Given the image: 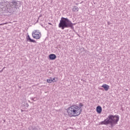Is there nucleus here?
I'll return each instance as SVG.
<instances>
[{
	"label": "nucleus",
	"instance_id": "8",
	"mask_svg": "<svg viewBox=\"0 0 130 130\" xmlns=\"http://www.w3.org/2000/svg\"><path fill=\"white\" fill-rule=\"evenodd\" d=\"M102 88H104V90L105 91H108V90H109V85H107V84H103L102 86Z\"/></svg>",
	"mask_w": 130,
	"mask_h": 130
},
{
	"label": "nucleus",
	"instance_id": "9",
	"mask_svg": "<svg viewBox=\"0 0 130 130\" xmlns=\"http://www.w3.org/2000/svg\"><path fill=\"white\" fill-rule=\"evenodd\" d=\"M96 112L98 113H101L102 112V108L100 106H98L96 107Z\"/></svg>",
	"mask_w": 130,
	"mask_h": 130
},
{
	"label": "nucleus",
	"instance_id": "13",
	"mask_svg": "<svg viewBox=\"0 0 130 130\" xmlns=\"http://www.w3.org/2000/svg\"><path fill=\"white\" fill-rule=\"evenodd\" d=\"M84 106V105L82 103H79V108H80L81 109V112H82V107H83Z\"/></svg>",
	"mask_w": 130,
	"mask_h": 130
},
{
	"label": "nucleus",
	"instance_id": "11",
	"mask_svg": "<svg viewBox=\"0 0 130 130\" xmlns=\"http://www.w3.org/2000/svg\"><path fill=\"white\" fill-rule=\"evenodd\" d=\"M22 104L23 106L25 107V108H28V107H29V104H28L27 102H22Z\"/></svg>",
	"mask_w": 130,
	"mask_h": 130
},
{
	"label": "nucleus",
	"instance_id": "14",
	"mask_svg": "<svg viewBox=\"0 0 130 130\" xmlns=\"http://www.w3.org/2000/svg\"><path fill=\"white\" fill-rule=\"evenodd\" d=\"M52 82L53 83H54V82H57L58 81V79H57V77H54V78H53L52 79Z\"/></svg>",
	"mask_w": 130,
	"mask_h": 130
},
{
	"label": "nucleus",
	"instance_id": "4",
	"mask_svg": "<svg viewBox=\"0 0 130 130\" xmlns=\"http://www.w3.org/2000/svg\"><path fill=\"white\" fill-rule=\"evenodd\" d=\"M32 36L35 39H40L41 38V33L39 30H36L32 32Z\"/></svg>",
	"mask_w": 130,
	"mask_h": 130
},
{
	"label": "nucleus",
	"instance_id": "20",
	"mask_svg": "<svg viewBox=\"0 0 130 130\" xmlns=\"http://www.w3.org/2000/svg\"><path fill=\"white\" fill-rule=\"evenodd\" d=\"M37 22H38V20H37Z\"/></svg>",
	"mask_w": 130,
	"mask_h": 130
},
{
	"label": "nucleus",
	"instance_id": "1",
	"mask_svg": "<svg viewBox=\"0 0 130 130\" xmlns=\"http://www.w3.org/2000/svg\"><path fill=\"white\" fill-rule=\"evenodd\" d=\"M119 120V116L110 114L107 119L100 122V124L108 125L110 124L111 127H113L115 124H117Z\"/></svg>",
	"mask_w": 130,
	"mask_h": 130
},
{
	"label": "nucleus",
	"instance_id": "10",
	"mask_svg": "<svg viewBox=\"0 0 130 130\" xmlns=\"http://www.w3.org/2000/svg\"><path fill=\"white\" fill-rule=\"evenodd\" d=\"M27 41H29V42H34V43H35L36 42V41H35V40H32L30 38V36L29 35H28L27 36L26 38Z\"/></svg>",
	"mask_w": 130,
	"mask_h": 130
},
{
	"label": "nucleus",
	"instance_id": "2",
	"mask_svg": "<svg viewBox=\"0 0 130 130\" xmlns=\"http://www.w3.org/2000/svg\"><path fill=\"white\" fill-rule=\"evenodd\" d=\"M74 23H72L68 18L61 17L58 27L62 30H63L65 28H71L72 30H74Z\"/></svg>",
	"mask_w": 130,
	"mask_h": 130
},
{
	"label": "nucleus",
	"instance_id": "5",
	"mask_svg": "<svg viewBox=\"0 0 130 130\" xmlns=\"http://www.w3.org/2000/svg\"><path fill=\"white\" fill-rule=\"evenodd\" d=\"M7 6H9V7H11L12 8H16V7L20 6V2L14 0L11 2H9V5H8Z\"/></svg>",
	"mask_w": 130,
	"mask_h": 130
},
{
	"label": "nucleus",
	"instance_id": "16",
	"mask_svg": "<svg viewBox=\"0 0 130 130\" xmlns=\"http://www.w3.org/2000/svg\"><path fill=\"white\" fill-rule=\"evenodd\" d=\"M31 100L32 101H37V98H30Z\"/></svg>",
	"mask_w": 130,
	"mask_h": 130
},
{
	"label": "nucleus",
	"instance_id": "7",
	"mask_svg": "<svg viewBox=\"0 0 130 130\" xmlns=\"http://www.w3.org/2000/svg\"><path fill=\"white\" fill-rule=\"evenodd\" d=\"M49 58L51 60H54V59H55V58H56V55L54 54H50L49 55Z\"/></svg>",
	"mask_w": 130,
	"mask_h": 130
},
{
	"label": "nucleus",
	"instance_id": "15",
	"mask_svg": "<svg viewBox=\"0 0 130 130\" xmlns=\"http://www.w3.org/2000/svg\"><path fill=\"white\" fill-rule=\"evenodd\" d=\"M52 81H53V80H52V78H51L47 80V83H52Z\"/></svg>",
	"mask_w": 130,
	"mask_h": 130
},
{
	"label": "nucleus",
	"instance_id": "12",
	"mask_svg": "<svg viewBox=\"0 0 130 130\" xmlns=\"http://www.w3.org/2000/svg\"><path fill=\"white\" fill-rule=\"evenodd\" d=\"M73 12H78L79 11V8L76 6H74L73 8Z\"/></svg>",
	"mask_w": 130,
	"mask_h": 130
},
{
	"label": "nucleus",
	"instance_id": "3",
	"mask_svg": "<svg viewBox=\"0 0 130 130\" xmlns=\"http://www.w3.org/2000/svg\"><path fill=\"white\" fill-rule=\"evenodd\" d=\"M67 112L70 117H76L81 114V109L78 106L73 105L67 109Z\"/></svg>",
	"mask_w": 130,
	"mask_h": 130
},
{
	"label": "nucleus",
	"instance_id": "19",
	"mask_svg": "<svg viewBox=\"0 0 130 130\" xmlns=\"http://www.w3.org/2000/svg\"><path fill=\"white\" fill-rule=\"evenodd\" d=\"M49 25H52V24L50 23H48Z\"/></svg>",
	"mask_w": 130,
	"mask_h": 130
},
{
	"label": "nucleus",
	"instance_id": "18",
	"mask_svg": "<svg viewBox=\"0 0 130 130\" xmlns=\"http://www.w3.org/2000/svg\"><path fill=\"white\" fill-rule=\"evenodd\" d=\"M5 23H2V24H0V26H3L4 25H5Z\"/></svg>",
	"mask_w": 130,
	"mask_h": 130
},
{
	"label": "nucleus",
	"instance_id": "17",
	"mask_svg": "<svg viewBox=\"0 0 130 130\" xmlns=\"http://www.w3.org/2000/svg\"><path fill=\"white\" fill-rule=\"evenodd\" d=\"M41 17H42V14H41V15L39 16V18H38V20H39V18H41Z\"/></svg>",
	"mask_w": 130,
	"mask_h": 130
},
{
	"label": "nucleus",
	"instance_id": "6",
	"mask_svg": "<svg viewBox=\"0 0 130 130\" xmlns=\"http://www.w3.org/2000/svg\"><path fill=\"white\" fill-rule=\"evenodd\" d=\"M7 11L9 13H14V7H10L9 5H7Z\"/></svg>",
	"mask_w": 130,
	"mask_h": 130
}]
</instances>
